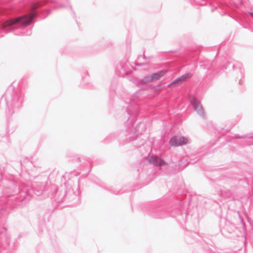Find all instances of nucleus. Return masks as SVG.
Segmentation results:
<instances>
[{
	"mask_svg": "<svg viewBox=\"0 0 253 253\" xmlns=\"http://www.w3.org/2000/svg\"><path fill=\"white\" fill-rule=\"evenodd\" d=\"M34 16V14L31 13L15 19L8 20L2 23V28H5L8 26H12L18 23H20L22 26H27L31 24Z\"/></svg>",
	"mask_w": 253,
	"mask_h": 253,
	"instance_id": "1",
	"label": "nucleus"
},
{
	"mask_svg": "<svg viewBox=\"0 0 253 253\" xmlns=\"http://www.w3.org/2000/svg\"><path fill=\"white\" fill-rule=\"evenodd\" d=\"M166 73V71L163 70L154 73L152 75L148 76L144 78V82L145 83H148L152 82L154 80H159L161 77L164 76Z\"/></svg>",
	"mask_w": 253,
	"mask_h": 253,
	"instance_id": "3",
	"label": "nucleus"
},
{
	"mask_svg": "<svg viewBox=\"0 0 253 253\" xmlns=\"http://www.w3.org/2000/svg\"><path fill=\"white\" fill-rule=\"evenodd\" d=\"M193 105L195 110L197 111H200L202 110V107L199 101L194 100L193 102Z\"/></svg>",
	"mask_w": 253,
	"mask_h": 253,
	"instance_id": "5",
	"label": "nucleus"
},
{
	"mask_svg": "<svg viewBox=\"0 0 253 253\" xmlns=\"http://www.w3.org/2000/svg\"><path fill=\"white\" fill-rule=\"evenodd\" d=\"M188 142V139L183 136H173L169 140L170 144L174 147L186 144Z\"/></svg>",
	"mask_w": 253,
	"mask_h": 253,
	"instance_id": "2",
	"label": "nucleus"
},
{
	"mask_svg": "<svg viewBox=\"0 0 253 253\" xmlns=\"http://www.w3.org/2000/svg\"><path fill=\"white\" fill-rule=\"evenodd\" d=\"M185 79V78L184 77H180V78H178L177 79H176V80H175L174 82H173L171 84V85H173L175 84H177V83H179L180 82H181L183 81H184Z\"/></svg>",
	"mask_w": 253,
	"mask_h": 253,
	"instance_id": "6",
	"label": "nucleus"
},
{
	"mask_svg": "<svg viewBox=\"0 0 253 253\" xmlns=\"http://www.w3.org/2000/svg\"><path fill=\"white\" fill-rule=\"evenodd\" d=\"M150 162L156 165L162 166L165 165V162L164 161L161 160L160 159L153 157L150 158Z\"/></svg>",
	"mask_w": 253,
	"mask_h": 253,
	"instance_id": "4",
	"label": "nucleus"
}]
</instances>
